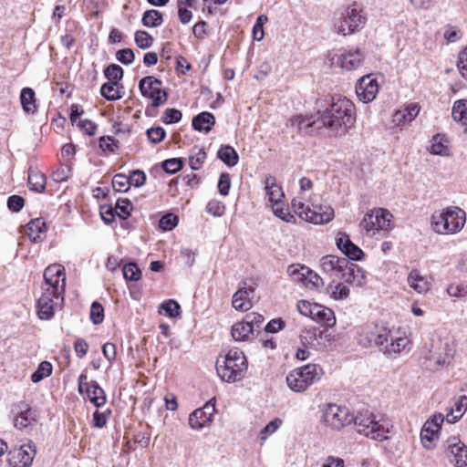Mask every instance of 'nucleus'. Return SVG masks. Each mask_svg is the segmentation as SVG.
<instances>
[{"label":"nucleus","instance_id":"nucleus-1","mask_svg":"<svg viewBox=\"0 0 467 467\" xmlns=\"http://www.w3.org/2000/svg\"><path fill=\"white\" fill-rule=\"evenodd\" d=\"M318 113L322 125L337 136L347 134L356 123V107L346 97H331L328 106Z\"/></svg>","mask_w":467,"mask_h":467},{"label":"nucleus","instance_id":"nucleus-2","mask_svg":"<svg viewBox=\"0 0 467 467\" xmlns=\"http://www.w3.org/2000/svg\"><path fill=\"white\" fill-rule=\"evenodd\" d=\"M366 15L358 3H353L344 8L335 17L334 30L341 36H349L360 31L366 25Z\"/></svg>","mask_w":467,"mask_h":467},{"label":"nucleus","instance_id":"nucleus-3","mask_svg":"<svg viewBox=\"0 0 467 467\" xmlns=\"http://www.w3.org/2000/svg\"><path fill=\"white\" fill-rule=\"evenodd\" d=\"M247 369L246 358L243 351L233 348L223 358V361H217L216 370L222 380L235 382L244 378Z\"/></svg>","mask_w":467,"mask_h":467},{"label":"nucleus","instance_id":"nucleus-4","mask_svg":"<svg viewBox=\"0 0 467 467\" xmlns=\"http://www.w3.org/2000/svg\"><path fill=\"white\" fill-rule=\"evenodd\" d=\"M294 212L304 221L314 224L327 223L334 218V210L329 205L306 204L304 197L298 196L292 200Z\"/></svg>","mask_w":467,"mask_h":467},{"label":"nucleus","instance_id":"nucleus-5","mask_svg":"<svg viewBox=\"0 0 467 467\" xmlns=\"http://www.w3.org/2000/svg\"><path fill=\"white\" fill-rule=\"evenodd\" d=\"M464 223L465 212L459 207H448L431 215V227L438 234H455L462 229Z\"/></svg>","mask_w":467,"mask_h":467},{"label":"nucleus","instance_id":"nucleus-6","mask_svg":"<svg viewBox=\"0 0 467 467\" xmlns=\"http://www.w3.org/2000/svg\"><path fill=\"white\" fill-rule=\"evenodd\" d=\"M323 374L320 366L313 363L292 370L286 377L287 386L294 392H303L317 382Z\"/></svg>","mask_w":467,"mask_h":467},{"label":"nucleus","instance_id":"nucleus-7","mask_svg":"<svg viewBox=\"0 0 467 467\" xmlns=\"http://www.w3.org/2000/svg\"><path fill=\"white\" fill-rule=\"evenodd\" d=\"M354 419L353 423L358 433L376 441L388 439L389 428L381 423L380 420H377V416L368 410H359L354 415Z\"/></svg>","mask_w":467,"mask_h":467},{"label":"nucleus","instance_id":"nucleus-8","mask_svg":"<svg viewBox=\"0 0 467 467\" xmlns=\"http://www.w3.org/2000/svg\"><path fill=\"white\" fill-rule=\"evenodd\" d=\"M43 292H49L58 301H64L66 271L60 264L48 265L44 271Z\"/></svg>","mask_w":467,"mask_h":467},{"label":"nucleus","instance_id":"nucleus-9","mask_svg":"<svg viewBox=\"0 0 467 467\" xmlns=\"http://www.w3.org/2000/svg\"><path fill=\"white\" fill-rule=\"evenodd\" d=\"M392 217V214L387 209H372L364 215L359 223V227L367 234L373 236L380 231H389Z\"/></svg>","mask_w":467,"mask_h":467},{"label":"nucleus","instance_id":"nucleus-10","mask_svg":"<svg viewBox=\"0 0 467 467\" xmlns=\"http://www.w3.org/2000/svg\"><path fill=\"white\" fill-rule=\"evenodd\" d=\"M323 422L333 430L339 431L353 423L354 414L345 406L329 403L322 413Z\"/></svg>","mask_w":467,"mask_h":467},{"label":"nucleus","instance_id":"nucleus-11","mask_svg":"<svg viewBox=\"0 0 467 467\" xmlns=\"http://www.w3.org/2000/svg\"><path fill=\"white\" fill-rule=\"evenodd\" d=\"M139 89L141 95L150 99L151 106L158 108L167 101V92L162 89V82L152 76L142 78L139 82Z\"/></svg>","mask_w":467,"mask_h":467},{"label":"nucleus","instance_id":"nucleus-12","mask_svg":"<svg viewBox=\"0 0 467 467\" xmlns=\"http://www.w3.org/2000/svg\"><path fill=\"white\" fill-rule=\"evenodd\" d=\"M36 454V445L29 441L10 450L7 454V462L10 467H29Z\"/></svg>","mask_w":467,"mask_h":467},{"label":"nucleus","instance_id":"nucleus-13","mask_svg":"<svg viewBox=\"0 0 467 467\" xmlns=\"http://www.w3.org/2000/svg\"><path fill=\"white\" fill-rule=\"evenodd\" d=\"M364 57L359 48L341 49L334 55L332 61L343 69L354 70L361 65Z\"/></svg>","mask_w":467,"mask_h":467},{"label":"nucleus","instance_id":"nucleus-14","mask_svg":"<svg viewBox=\"0 0 467 467\" xmlns=\"http://www.w3.org/2000/svg\"><path fill=\"white\" fill-rule=\"evenodd\" d=\"M12 413L14 426L20 431L31 428L37 420L36 411L25 402L16 404L13 408Z\"/></svg>","mask_w":467,"mask_h":467},{"label":"nucleus","instance_id":"nucleus-15","mask_svg":"<svg viewBox=\"0 0 467 467\" xmlns=\"http://www.w3.org/2000/svg\"><path fill=\"white\" fill-rule=\"evenodd\" d=\"M215 411V400H210L203 407L196 409L189 416V425L192 429L201 430L212 421Z\"/></svg>","mask_w":467,"mask_h":467},{"label":"nucleus","instance_id":"nucleus-16","mask_svg":"<svg viewBox=\"0 0 467 467\" xmlns=\"http://www.w3.org/2000/svg\"><path fill=\"white\" fill-rule=\"evenodd\" d=\"M379 92V84L377 79L371 75L361 78L356 85V93L358 99L364 103L371 102L375 99Z\"/></svg>","mask_w":467,"mask_h":467},{"label":"nucleus","instance_id":"nucleus-17","mask_svg":"<svg viewBox=\"0 0 467 467\" xmlns=\"http://www.w3.org/2000/svg\"><path fill=\"white\" fill-rule=\"evenodd\" d=\"M64 301H58L49 292H42L37 300V315L42 320H49L54 317L55 307L61 306Z\"/></svg>","mask_w":467,"mask_h":467},{"label":"nucleus","instance_id":"nucleus-18","mask_svg":"<svg viewBox=\"0 0 467 467\" xmlns=\"http://www.w3.org/2000/svg\"><path fill=\"white\" fill-rule=\"evenodd\" d=\"M339 274L341 278L348 284L361 286L365 283L366 276L364 271L357 264L349 262L348 259L346 267H342Z\"/></svg>","mask_w":467,"mask_h":467},{"label":"nucleus","instance_id":"nucleus-19","mask_svg":"<svg viewBox=\"0 0 467 467\" xmlns=\"http://www.w3.org/2000/svg\"><path fill=\"white\" fill-rule=\"evenodd\" d=\"M420 107L418 103H410L404 108L399 109L392 116V123L398 127H403L410 123L420 113Z\"/></svg>","mask_w":467,"mask_h":467},{"label":"nucleus","instance_id":"nucleus-20","mask_svg":"<svg viewBox=\"0 0 467 467\" xmlns=\"http://www.w3.org/2000/svg\"><path fill=\"white\" fill-rule=\"evenodd\" d=\"M447 443L456 467H467V446L457 437L449 438Z\"/></svg>","mask_w":467,"mask_h":467},{"label":"nucleus","instance_id":"nucleus-21","mask_svg":"<svg viewBox=\"0 0 467 467\" xmlns=\"http://www.w3.org/2000/svg\"><path fill=\"white\" fill-rule=\"evenodd\" d=\"M337 246L348 260L358 261L364 255L363 251L353 244L347 234H342L337 239Z\"/></svg>","mask_w":467,"mask_h":467},{"label":"nucleus","instance_id":"nucleus-22","mask_svg":"<svg viewBox=\"0 0 467 467\" xmlns=\"http://www.w3.org/2000/svg\"><path fill=\"white\" fill-rule=\"evenodd\" d=\"M348 263L347 257H338L337 255L328 254L321 258V269L327 274H339L342 267H346Z\"/></svg>","mask_w":467,"mask_h":467},{"label":"nucleus","instance_id":"nucleus-23","mask_svg":"<svg viewBox=\"0 0 467 467\" xmlns=\"http://www.w3.org/2000/svg\"><path fill=\"white\" fill-rule=\"evenodd\" d=\"M311 318L327 327H332L336 324L334 312L330 308L318 304L314 306V313Z\"/></svg>","mask_w":467,"mask_h":467},{"label":"nucleus","instance_id":"nucleus-24","mask_svg":"<svg viewBox=\"0 0 467 467\" xmlns=\"http://www.w3.org/2000/svg\"><path fill=\"white\" fill-rule=\"evenodd\" d=\"M215 124V117L213 113L208 111H203L195 116L192 119V125L195 130L200 132H203L205 134L209 133L212 130L213 126Z\"/></svg>","mask_w":467,"mask_h":467},{"label":"nucleus","instance_id":"nucleus-25","mask_svg":"<svg viewBox=\"0 0 467 467\" xmlns=\"http://www.w3.org/2000/svg\"><path fill=\"white\" fill-rule=\"evenodd\" d=\"M410 341L406 337H391L390 343L381 348L383 354L388 358H396L397 355L406 350Z\"/></svg>","mask_w":467,"mask_h":467},{"label":"nucleus","instance_id":"nucleus-26","mask_svg":"<svg viewBox=\"0 0 467 467\" xmlns=\"http://www.w3.org/2000/svg\"><path fill=\"white\" fill-rule=\"evenodd\" d=\"M265 189L271 205L283 201L284 192L282 188L277 185L275 177L272 175L266 176L265 180Z\"/></svg>","mask_w":467,"mask_h":467},{"label":"nucleus","instance_id":"nucleus-27","mask_svg":"<svg viewBox=\"0 0 467 467\" xmlns=\"http://www.w3.org/2000/svg\"><path fill=\"white\" fill-rule=\"evenodd\" d=\"M253 288L243 287L240 288L237 292L233 296L232 305L233 307L236 310L240 311H247L252 307V302L249 299V294L253 293Z\"/></svg>","mask_w":467,"mask_h":467},{"label":"nucleus","instance_id":"nucleus-28","mask_svg":"<svg viewBox=\"0 0 467 467\" xmlns=\"http://www.w3.org/2000/svg\"><path fill=\"white\" fill-rule=\"evenodd\" d=\"M409 285L419 294L426 293L431 288V283L422 276L419 270L412 269L408 275Z\"/></svg>","mask_w":467,"mask_h":467},{"label":"nucleus","instance_id":"nucleus-29","mask_svg":"<svg viewBox=\"0 0 467 467\" xmlns=\"http://www.w3.org/2000/svg\"><path fill=\"white\" fill-rule=\"evenodd\" d=\"M46 231L47 226L42 218L31 220L26 225V234L34 243L42 240V236L45 234Z\"/></svg>","mask_w":467,"mask_h":467},{"label":"nucleus","instance_id":"nucleus-30","mask_svg":"<svg viewBox=\"0 0 467 467\" xmlns=\"http://www.w3.org/2000/svg\"><path fill=\"white\" fill-rule=\"evenodd\" d=\"M254 332L252 326L244 319L233 325L231 334L235 341H246Z\"/></svg>","mask_w":467,"mask_h":467},{"label":"nucleus","instance_id":"nucleus-31","mask_svg":"<svg viewBox=\"0 0 467 467\" xmlns=\"http://www.w3.org/2000/svg\"><path fill=\"white\" fill-rule=\"evenodd\" d=\"M20 101L23 109L28 114H34L36 109L35 91L31 88H24L20 93Z\"/></svg>","mask_w":467,"mask_h":467},{"label":"nucleus","instance_id":"nucleus-32","mask_svg":"<svg viewBox=\"0 0 467 467\" xmlns=\"http://www.w3.org/2000/svg\"><path fill=\"white\" fill-rule=\"evenodd\" d=\"M454 407L451 408L446 414V421L448 423H454L464 413L467 409V396H461L454 403Z\"/></svg>","mask_w":467,"mask_h":467},{"label":"nucleus","instance_id":"nucleus-33","mask_svg":"<svg viewBox=\"0 0 467 467\" xmlns=\"http://www.w3.org/2000/svg\"><path fill=\"white\" fill-rule=\"evenodd\" d=\"M451 116L460 122L467 131V99H459L453 103Z\"/></svg>","mask_w":467,"mask_h":467},{"label":"nucleus","instance_id":"nucleus-34","mask_svg":"<svg viewBox=\"0 0 467 467\" xmlns=\"http://www.w3.org/2000/svg\"><path fill=\"white\" fill-rule=\"evenodd\" d=\"M27 183L31 191L43 192L46 189L47 179L46 176L39 171H29Z\"/></svg>","mask_w":467,"mask_h":467},{"label":"nucleus","instance_id":"nucleus-35","mask_svg":"<svg viewBox=\"0 0 467 467\" xmlns=\"http://www.w3.org/2000/svg\"><path fill=\"white\" fill-rule=\"evenodd\" d=\"M378 326L366 327L361 329L358 336V342L364 348H369L375 346L376 335L378 332Z\"/></svg>","mask_w":467,"mask_h":467},{"label":"nucleus","instance_id":"nucleus-36","mask_svg":"<svg viewBox=\"0 0 467 467\" xmlns=\"http://www.w3.org/2000/svg\"><path fill=\"white\" fill-rule=\"evenodd\" d=\"M217 155L218 158L229 167L235 166L239 161L236 150L229 145L222 146Z\"/></svg>","mask_w":467,"mask_h":467},{"label":"nucleus","instance_id":"nucleus-37","mask_svg":"<svg viewBox=\"0 0 467 467\" xmlns=\"http://www.w3.org/2000/svg\"><path fill=\"white\" fill-rule=\"evenodd\" d=\"M91 386L93 388L87 394V397L97 408H100L105 405L107 400L105 391L95 380H92Z\"/></svg>","mask_w":467,"mask_h":467},{"label":"nucleus","instance_id":"nucleus-38","mask_svg":"<svg viewBox=\"0 0 467 467\" xmlns=\"http://www.w3.org/2000/svg\"><path fill=\"white\" fill-rule=\"evenodd\" d=\"M439 431L440 427L438 424L432 426V423H430V421L424 424L420 432V441L425 448L430 449L431 447V442Z\"/></svg>","mask_w":467,"mask_h":467},{"label":"nucleus","instance_id":"nucleus-39","mask_svg":"<svg viewBox=\"0 0 467 467\" xmlns=\"http://www.w3.org/2000/svg\"><path fill=\"white\" fill-rule=\"evenodd\" d=\"M206 152L202 148L194 146L192 148L189 155V165L192 170L197 171L201 169L206 160Z\"/></svg>","mask_w":467,"mask_h":467},{"label":"nucleus","instance_id":"nucleus-40","mask_svg":"<svg viewBox=\"0 0 467 467\" xmlns=\"http://www.w3.org/2000/svg\"><path fill=\"white\" fill-rule=\"evenodd\" d=\"M163 22L162 14L155 9L144 12L141 23L146 27H157Z\"/></svg>","mask_w":467,"mask_h":467},{"label":"nucleus","instance_id":"nucleus-41","mask_svg":"<svg viewBox=\"0 0 467 467\" xmlns=\"http://www.w3.org/2000/svg\"><path fill=\"white\" fill-rule=\"evenodd\" d=\"M448 140L444 135L437 134L432 138V144L431 146V152L435 155H448Z\"/></svg>","mask_w":467,"mask_h":467},{"label":"nucleus","instance_id":"nucleus-42","mask_svg":"<svg viewBox=\"0 0 467 467\" xmlns=\"http://www.w3.org/2000/svg\"><path fill=\"white\" fill-rule=\"evenodd\" d=\"M308 273V267L300 265H291L287 268V274L290 277L297 283H301L305 285Z\"/></svg>","mask_w":467,"mask_h":467},{"label":"nucleus","instance_id":"nucleus-43","mask_svg":"<svg viewBox=\"0 0 467 467\" xmlns=\"http://www.w3.org/2000/svg\"><path fill=\"white\" fill-rule=\"evenodd\" d=\"M100 94L109 101H114L121 99L118 89V84L114 82L104 83L100 88Z\"/></svg>","mask_w":467,"mask_h":467},{"label":"nucleus","instance_id":"nucleus-44","mask_svg":"<svg viewBox=\"0 0 467 467\" xmlns=\"http://www.w3.org/2000/svg\"><path fill=\"white\" fill-rule=\"evenodd\" d=\"M53 370L52 364L48 361H42L37 369L31 375V380L34 383H38L45 378H47L51 375Z\"/></svg>","mask_w":467,"mask_h":467},{"label":"nucleus","instance_id":"nucleus-45","mask_svg":"<svg viewBox=\"0 0 467 467\" xmlns=\"http://www.w3.org/2000/svg\"><path fill=\"white\" fill-rule=\"evenodd\" d=\"M273 213L275 216L286 223H295V216L289 212L288 208L285 207V202H280L272 205Z\"/></svg>","mask_w":467,"mask_h":467},{"label":"nucleus","instance_id":"nucleus-46","mask_svg":"<svg viewBox=\"0 0 467 467\" xmlns=\"http://www.w3.org/2000/svg\"><path fill=\"white\" fill-rule=\"evenodd\" d=\"M105 78L109 82L117 83L123 78V69L117 64H111L104 70Z\"/></svg>","mask_w":467,"mask_h":467},{"label":"nucleus","instance_id":"nucleus-47","mask_svg":"<svg viewBox=\"0 0 467 467\" xmlns=\"http://www.w3.org/2000/svg\"><path fill=\"white\" fill-rule=\"evenodd\" d=\"M111 183L113 189L119 192H126L130 187V182L128 176L122 173L114 175Z\"/></svg>","mask_w":467,"mask_h":467},{"label":"nucleus","instance_id":"nucleus-48","mask_svg":"<svg viewBox=\"0 0 467 467\" xmlns=\"http://www.w3.org/2000/svg\"><path fill=\"white\" fill-rule=\"evenodd\" d=\"M134 40L138 47L147 49L153 44V37L146 31L138 30L135 33Z\"/></svg>","mask_w":467,"mask_h":467},{"label":"nucleus","instance_id":"nucleus-49","mask_svg":"<svg viewBox=\"0 0 467 467\" xmlns=\"http://www.w3.org/2000/svg\"><path fill=\"white\" fill-rule=\"evenodd\" d=\"M123 276L126 280L138 281L141 276L140 269L135 263L126 264L123 268Z\"/></svg>","mask_w":467,"mask_h":467},{"label":"nucleus","instance_id":"nucleus-50","mask_svg":"<svg viewBox=\"0 0 467 467\" xmlns=\"http://www.w3.org/2000/svg\"><path fill=\"white\" fill-rule=\"evenodd\" d=\"M163 310L169 317H177L181 314L180 305L173 299L163 302L160 306V311Z\"/></svg>","mask_w":467,"mask_h":467},{"label":"nucleus","instance_id":"nucleus-51","mask_svg":"<svg viewBox=\"0 0 467 467\" xmlns=\"http://www.w3.org/2000/svg\"><path fill=\"white\" fill-rule=\"evenodd\" d=\"M291 125L298 130L300 132H308L312 128L314 121L303 116H295L291 119Z\"/></svg>","mask_w":467,"mask_h":467},{"label":"nucleus","instance_id":"nucleus-52","mask_svg":"<svg viewBox=\"0 0 467 467\" xmlns=\"http://www.w3.org/2000/svg\"><path fill=\"white\" fill-rule=\"evenodd\" d=\"M115 210H116L117 215L120 219L125 220L130 215V212L132 210V204L129 199H119L117 202Z\"/></svg>","mask_w":467,"mask_h":467},{"label":"nucleus","instance_id":"nucleus-53","mask_svg":"<svg viewBox=\"0 0 467 467\" xmlns=\"http://www.w3.org/2000/svg\"><path fill=\"white\" fill-rule=\"evenodd\" d=\"M328 291L330 296L335 300H343L348 297L349 289L343 284H337L336 285H329Z\"/></svg>","mask_w":467,"mask_h":467},{"label":"nucleus","instance_id":"nucleus-54","mask_svg":"<svg viewBox=\"0 0 467 467\" xmlns=\"http://www.w3.org/2000/svg\"><path fill=\"white\" fill-rule=\"evenodd\" d=\"M268 22V17L265 15H260L255 24L253 26V38L256 41H261L264 38V25Z\"/></svg>","mask_w":467,"mask_h":467},{"label":"nucleus","instance_id":"nucleus-55","mask_svg":"<svg viewBox=\"0 0 467 467\" xmlns=\"http://www.w3.org/2000/svg\"><path fill=\"white\" fill-rule=\"evenodd\" d=\"M392 337V335H391V332L389 328L385 327H378V332H377V335H376V342H375V346L376 347H379V349L381 350L382 348H384V346L386 344H389V340H390V338Z\"/></svg>","mask_w":467,"mask_h":467},{"label":"nucleus","instance_id":"nucleus-56","mask_svg":"<svg viewBox=\"0 0 467 467\" xmlns=\"http://www.w3.org/2000/svg\"><path fill=\"white\" fill-rule=\"evenodd\" d=\"M90 319L95 325L101 324L104 320V307L99 302H93L90 306Z\"/></svg>","mask_w":467,"mask_h":467},{"label":"nucleus","instance_id":"nucleus-57","mask_svg":"<svg viewBox=\"0 0 467 467\" xmlns=\"http://www.w3.org/2000/svg\"><path fill=\"white\" fill-rule=\"evenodd\" d=\"M179 219L172 213L163 215L159 222V226L163 231H171L178 224Z\"/></svg>","mask_w":467,"mask_h":467},{"label":"nucleus","instance_id":"nucleus-58","mask_svg":"<svg viewBox=\"0 0 467 467\" xmlns=\"http://www.w3.org/2000/svg\"><path fill=\"white\" fill-rule=\"evenodd\" d=\"M447 293L454 297L467 296V284L465 283H452L447 287Z\"/></svg>","mask_w":467,"mask_h":467},{"label":"nucleus","instance_id":"nucleus-59","mask_svg":"<svg viewBox=\"0 0 467 467\" xmlns=\"http://www.w3.org/2000/svg\"><path fill=\"white\" fill-rule=\"evenodd\" d=\"M282 424V420L279 418H275L271 420L266 426H265L260 433L259 438L261 441H265L269 434L274 433Z\"/></svg>","mask_w":467,"mask_h":467},{"label":"nucleus","instance_id":"nucleus-60","mask_svg":"<svg viewBox=\"0 0 467 467\" xmlns=\"http://www.w3.org/2000/svg\"><path fill=\"white\" fill-rule=\"evenodd\" d=\"M182 114L179 109H167L162 115L161 120L165 124L177 123L182 119Z\"/></svg>","mask_w":467,"mask_h":467},{"label":"nucleus","instance_id":"nucleus-61","mask_svg":"<svg viewBox=\"0 0 467 467\" xmlns=\"http://www.w3.org/2000/svg\"><path fill=\"white\" fill-rule=\"evenodd\" d=\"M182 168V161L178 158L168 159L162 162V169L165 172L173 174Z\"/></svg>","mask_w":467,"mask_h":467},{"label":"nucleus","instance_id":"nucleus-62","mask_svg":"<svg viewBox=\"0 0 467 467\" xmlns=\"http://www.w3.org/2000/svg\"><path fill=\"white\" fill-rule=\"evenodd\" d=\"M119 140H116L110 136H102L99 139V148L103 151L114 152L117 149H119Z\"/></svg>","mask_w":467,"mask_h":467},{"label":"nucleus","instance_id":"nucleus-63","mask_svg":"<svg viewBox=\"0 0 467 467\" xmlns=\"http://www.w3.org/2000/svg\"><path fill=\"white\" fill-rule=\"evenodd\" d=\"M317 337H321V333L317 335L316 327H309L303 330L300 339L304 345H314L317 340Z\"/></svg>","mask_w":467,"mask_h":467},{"label":"nucleus","instance_id":"nucleus-64","mask_svg":"<svg viewBox=\"0 0 467 467\" xmlns=\"http://www.w3.org/2000/svg\"><path fill=\"white\" fill-rule=\"evenodd\" d=\"M457 68L461 76L467 80V47L459 53Z\"/></svg>","mask_w":467,"mask_h":467}]
</instances>
